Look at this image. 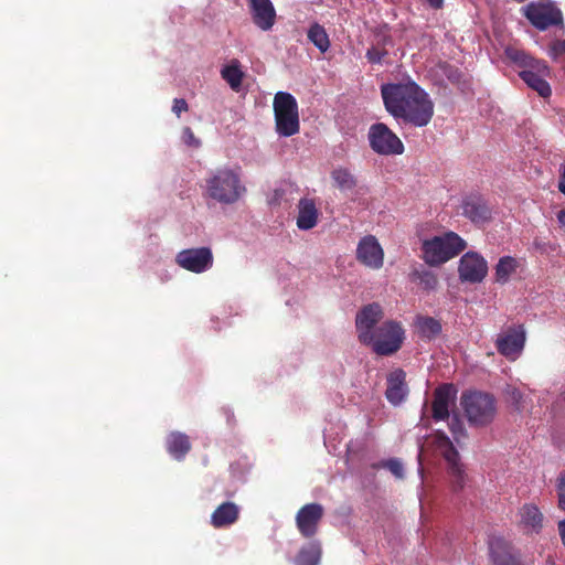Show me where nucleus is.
Listing matches in <instances>:
<instances>
[{"mask_svg": "<svg viewBox=\"0 0 565 565\" xmlns=\"http://www.w3.org/2000/svg\"><path fill=\"white\" fill-rule=\"evenodd\" d=\"M386 111L405 125L422 128L434 116V103L428 93L417 83H387L381 86Z\"/></svg>", "mask_w": 565, "mask_h": 565, "instance_id": "obj_1", "label": "nucleus"}, {"mask_svg": "<svg viewBox=\"0 0 565 565\" xmlns=\"http://www.w3.org/2000/svg\"><path fill=\"white\" fill-rule=\"evenodd\" d=\"M429 450L440 455L445 459L452 491H461L466 486L467 475L460 461L459 452L449 437L441 430H437L430 435L420 447L418 460L420 461L423 455Z\"/></svg>", "mask_w": 565, "mask_h": 565, "instance_id": "obj_2", "label": "nucleus"}, {"mask_svg": "<svg viewBox=\"0 0 565 565\" xmlns=\"http://www.w3.org/2000/svg\"><path fill=\"white\" fill-rule=\"evenodd\" d=\"M466 248V242L455 232H447L422 245L423 258L430 266H439L459 255Z\"/></svg>", "mask_w": 565, "mask_h": 565, "instance_id": "obj_3", "label": "nucleus"}, {"mask_svg": "<svg viewBox=\"0 0 565 565\" xmlns=\"http://www.w3.org/2000/svg\"><path fill=\"white\" fill-rule=\"evenodd\" d=\"M243 192L238 173L230 168L217 169L206 179V194L220 203H235Z\"/></svg>", "mask_w": 565, "mask_h": 565, "instance_id": "obj_4", "label": "nucleus"}, {"mask_svg": "<svg viewBox=\"0 0 565 565\" xmlns=\"http://www.w3.org/2000/svg\"><path fill=\"white\" fill-rule=\"evenodd\" d=\"M460 403L471 426L483 427L491 424L497 414L493 395L480 391L463 392Z\"/></svg>", "mask_w": 565, "mask_h": 565, "instance_id": "obj_5", "label": "nucleus"}, {"mask_svg": "<svg viewBox=\"0 0 565 565\" xmlns=\"http://www.w3.org/2000/svg\"><path fill=\"white\" fill-rule=\"evenodd\" d=\"M373 339L363 344L371 347L372 351L381 356L396 353L405 340V329L395 320H386L372 332Z\"/></svg>", "mask_w": 565, "mask_h": 565, "instance_id": "obj_6", "label": "nucleus"}, {"mask_svg": "<svg viewBox=\"0 0 565 565\" xmlns=\"http://www.w3.org/2000/svg\"><path fill=\"white\" fill-rule=\"evenodd\" d=\"M276 131L279 136L290 137L299 131V113L296 98L286 92H278L274 97Z\"/></svg>", "mask_w": 565, "mask_h": 565, "instance_id": "obj_7", "label": "nucleus"}, {"mask_svg": "<svg viewBox=\"0 0 565 565\" xmlns=\"http://www.w3.org/2000/svg\"><path fill=\"white\" fill-rule=\"evenodd\" d=\"M523 15L539 31L552 26H564L562 10L552 0L531 1L522 8Z\"/></svg>", "mask_w": 565, "mask_h": 565, "instance_id": "obj_8", "label": "nucleus"}, {"mask_svg": "<svg viewBox=\"0 0 565 565\" xmlns=\"http://www.w3.org/2000/svg\"><path fill=\"white\" fill-rule=\"evenodd\" d=\"M367 138L371 149L381 156H397L405 150L399 137L383 122L373 124Z\"/></svg>", "mask_w": 565, "mask_h": 565, "instance_id": "obj_9", "label": "nucleus"}, {"mask_svg": "<svg viewBox=\"0 0 565 565\" xmlns=\"http://www.w3.org/2000/svg\"><path fill=\"white\" fill-rule=\"evenodd\" d=\"M460 211L463 217L478 227L484 226L492 220V207L478 193H470L463 196L460 203Z\"/></svg>", "mask_w": 565, "mask_h": 565, "instance_id": "obj_10", "label": "nucleus"}, {"mask_svg": "<svg viewBox=\"0 0 565 565\" xmlns=\"http://www.w3.org/2000/svg\"><path fill=\"white\" fill-rule=\"evenodd\" d=\"M213 254L210 247L186 248L175 256V263L183 269L201 274L213 266Z\"/></svg>", "mask_w": 565, "mask_h": 565, "instance_id": "obj_11", "label": "nucleus"}, {"mask_svg": "<svg viewBox=\"0 0 565 565\" xmlns=\"http://www.w3.org/2000/svg\"><path fill=\"white\" fill-rule=\"evenodd\" d=\"M384 310L377 302H372L359 310L355 317V327L361 343L373 339L372 332L383 319Z\"/></svg>", "mask_w": 565, "mask_h": 565, "instance_id": "obj_12", "label": "nucleus"}, {"mask_svg": "<svg viewBox=\"0 0 565 565\" xmlns=\"http://www.w3.org/2000/svg\"><path fill=\"white\" fill-rule=\"evenodd\" d=\"M525 344V331L522 326L511 327L500 333L495 340L498 352L504 358L514 361Z\"/></svg>", "mask_w": 565, "mask_h": 565, "instance_id": "obj_13", "label": "nucleus"}, {"mask_svg": "<svg viewBox=\"0 0 565 565\" xmlns=\"http://www.w3.org/2000/svg\"><path fill=\"white\" fill-rule=\"evenodd\" d=\"M324 510L320 503H308L296 514V525L299 533L307 539L315 536L323 518Z\"/></svg>", "mask_w": 565, "mask_h": 565, "instance_id": "obj_14", "label": "nucleus"}, {"mask_svg": "<svg viewBox=\"0 0 565 565\" xmlns=\"http://www.w3.org/2000/svg\"><path fill=\"white\" fill-rule=\"evenodd\" d=\"M458 271L462 281L480 282L488 273V266L479 254L468 252L460 258Z\"/></svg>", "mask_w": 565, "mask_h": 565, "instance_id": "obj_15", "label": "nucleus"}, {"mask_svg": "<svg viewBox=\"0 0 565 565\" xmlns=\"http://www.w3.org/2000/svg\"><path fill=\"white\" fill-rule=\"evenodd\" d=\"M356 259L364 266L372 269H380L384 263V252L377 239L367 235L358 244Z\"/></svg>", "mask_w": 565, "mask_h": 565, "instance_id": "obj_16", "label": "nucleus"}, {"mask_svg": "<svg viewBox=\"0 0 565 565\" xmlns=\"http://www.w3.org/2000/svg\"><path fill=\"white\" fill-rule=\"evenodd\" d=\"M456 398V390L452 384H441L434 391L431 402V416L436 422L450 417L449 407Z\"/></svg>", "mask_w": 565, "mask_h": 565, "instance_id": "obj_17", "label": "nucleus"}, {"mask_svg": "<svg viewBox=\"0 0 565 565\" xmlns=\"http://www.w3.org/2000/svg\"><path fill=\"white\" fill-rule=\"evenodd\" d=\"M253 23L262 31H269L276 23V10L270 0H247Z\"/></svg>", "mask_w": 565, "mask_h": 565, "instance_id": "obj_18", "label": "nucleus"}, {"mask_svg": "<svg viewBox=\"0 0 565 565\" xmlns=\"http://www.w3.org/2000/svg\"><path fill=\"white\" fill-rule=\"evenodd\" d=\"M519 526L526 534H539L543 529L544 515L537 505L533 503L523 504L518 512Z\"/></svg>", "mask_w": 565, "mask_h": 565, "instance_id": "obj_19", "label": "nucleus"}, {"mask_svg": "<svg viewBox=\"0 0 565 565\" xmlns=\"http://www.w3.org/2000/svg\"><path fill=\"white\" fill-rule=\"evenodd\" d=\"M489 548L493 565H523L511 544L503 539H493Z\"/></svg>", "mask_w": 565, "mask_h": 565, "instance_id": "obj_20", "label": "nucleus"}, {"mask_svg": "<svg viewBox=\"0 0 565 565\" xmlns=\"http://www.w3.org/2000/svg\"><path fill=\"white\" fill-rule=\"evenodd\" d=\"M408 393L406 373L402 369L391 372L387 377L385 396L393 405L401 404Z\"/></svg>", "mask_w": 565, "mask_h": 565, "instance_id": "obj_21", "label": "nucleus"}, {"mask_svg": "<svg viewBox=\"0 0 565 565\" xmlns=\"http://www.w3.org/2000/svg\"><path fill=\"white\" fill-rule=\"evenodd\" d=\"M520 77L526 83L529 87L537 92L542 97H548L552 94L550 84L546 82V77L551 75V68L548 67L547 73H543L535 68L523 70L519 73Z\"/></svg>", "mask_w": 565, "mask_h": 565, "instance_id": "obj_22", "label": "nucleus"}, {"mask_svg": "<svg viewBox=\"0 0 565 565\" xmlns=\"http://www.w3.org/2000/svg\"><path fill=\"white\" fill-rule=\"evenodd\" d=\"M392 44V36L384 30H376L374 33V40L365 53V57L371 64H381L388 55L386 49L387 45Z\"/></svg>", "mask_w": 565, "mask_h": 565, "instance_id": "obj_23", "label": "nucleus"}, {"mask_svg": "<svg viewBox=\"0 0 565 565\" xmlns=\"http://www.w3.org/2000/svg\"><path fill=\"white\" fill-rule=\"evenodd\" d=\"M239 518V508L234 502L220 504L211 515V524L215 529H223L234 524Z\"/></svg>", "mask_w": 565, "mask_h": 565, "instance_id": "obj_24", "label": "nucleus"}, {"mask_svg": "<svg viewBox=\"0 0 565 565\" xmlns=\"http://www.w3.org/2000/svg\"><path fill=\"white\" fill-rule=\"evenodd\" d=\"M505 56L516 65L527 68H535L543 73L548 72V65L543 60H536L529 54H526L523 50H519L516 47L508 46L504 51Z\"/></svg>", "mask_w": 565, "mask_h": 565, "instance_id": "obj_25", "label": "nucleus"}, {"mask_svg": "<svg viewBox=\"0 0 565 565\" xmlns=\"http://www.w3.org/2000/svg\"><path fill=\"white\" fill-rule=\"evenodd\" d=\"M415 332L423 340L430 341L437 338L443 330L441 323L439 320L429 317L417 315L414 320Z\"/></svg>", "mask_w": 565, "mask_h": 565, "instance_id": "obj_26", "label": "nucleus"}, {"mask_svg": "<svg viewBox=\"0 0 565 565\" xmlns=\"http://www.w3.org/2000/svg\"><path fill=\"white\" fill-rule=\"evenodd\" d=\"M298 207L297 226L305 231L315 227L318 221V210L315 202L310 199H301Z\"/></svg>", "mask_w": 565, "mask_h": 565, "instance_id": "obj_27", "label": "nucleus"}, {"mask_svg": "<svg viewBox=\"0 0 565 565\" xmlns=\"http://www.w3.org/2000/svg\"><path fill=\"white\" fill-rule=\"evenodd\" d=\"M167 450L177 460H182L191 450V443L188 435L180 431H172L167 437Z\"/></svg>", "mask_w": 565, "mask_h": 565, "instance_id": "obj_28", "label": "nucleus"}, {"mask_svg": "<svg viewBox=\"0 0 565 565\" xmlns=\"http://www.w3.org/2000/svg\"><path fill=\"white\" fill-rule=\"evenodd\" d=\"M221 76L234 92H239L244 78V72L241 70V62L233 58L221 70Z\"/></svg>", "mask_w": 565, "mask_h": 565, "instance_id": "obj_29", "label": "nucleus"}, {"mask_svg": "<svg viewBox=\"0 0 565 565\" xmlns=\"http://www.w3.org/2000/svg\"><path fill=\"white\" fill-rule=\"evenodd\" d=\"M331 179L335 186L341 191H350L354 189L358 183L354 174L348 168L343 167L333 169L331 172Z\"/></svg>", "mask_w": 565, "mask_h": 565, "instance_id": "obj_30", "label": "nucleus"}, {"mask_svg": "<svg viewBox=\"0 0 565 565\" xmlns=\"http://www.w3.org/2000/svg\"><path fill=\"white\" fill-rule=\"evenodd\" d=\"M308 40L321 52L324 53L330 47V40L326 29L319 24L313 23L307 33Z\"/></svg>", "mask_w": 565, "mask_h": 565, "instance_id": "obj_31", "label": "nucleus"}, {"mask_svg": "<svg viewBox=\"0 0 565 565\" xmlns=\"http://www.w3.org/2000/svg\"><path fill=\"white\" fill-rule=\"evenodd\" d=\"M321 557L320 546L317 544H310L307 547H302L296 556V565H318Z\"/></svg>", "mask_w": 565, "mask_h": 565, "instance_id": "obj_32", "label": "nucleus"}, {"mask_svg": "<svg viewBox=\"0 0 565 565\" xmlns=\"http://www.w3.org/2000/svg\"><path fill=\"white\" fill-rule=\"evenodd\" d=\"M515 269L516 262L513 257L504 256L500 258L495 266V280L500 284H505Z\"/></svg>", "mask_w": 565, "mask_h": 565, "instance_id": "obj_33", "label": "nucleus"}, {"mask_svg": "<svg viewBox=\"0 0 565 565\" xmlns=\"http://www.w3.org/2000/svg\"><path fill=\"white\" fill-rule=\"evenodd\" d=\"M448 419L449 424V430L452 434L454 439L456 443H460L461 439L467 437V430L465 428L463 422L460 418L458 414H452Z\"/></svg>", "mask_w": 565, "mask_h": 565, "instance_id": "obj_34", "label": "nucleus"}, {"mask_svg": "<svg viewBox=\"0 0 565 565\" xmlns=\"http://www.w3.org/2000/svg\"><path fill=\"white\" fill-rule=\"evenodd\" d=\"M509 402L515 407L516 411L521 412L524 409V398L520 390L515 387H509L508 391Z\"/></svg>", "mask_w": 565, "mask_h": 565, "instance_id": "obj_35", "label": "nucleus"}, {"mask_svg": "<svg viewBox=\"0 0 565 565\" xmlns=\"http://www.w3.org/2000/svg\"><path fill=\"white\" fill-rule=\"evenodd\" d=\"M382 467L388 469L398 479L404 478V467L398 459H388L382 462Z\"/></svg>", "mask_w": 565, "mask_h": 565, "instance_id": "obj_36", "label": "nucleus"}, {"mask_svg": "<svg viewBox=\"0 0 565 565\" xmlns=\"http://www.w3.org/2000/svg\"><path fill=\"white\" fill-rule=\"evenodd\" d=\"M417 275H418L420 285H423L425 289L430 290V289L436 288L438 280H437V277L433 273L423 271V273H418Z\"/></svg>", "mask_w": 565, "mask_h": 565, "instance_id": "obj_37", "label": "nucleus"}, {"mask_svg": "<svg viewBox=\"0 0 565 565\" xmlns=\"http://www.w3.org/2000/svg\"><path fill=\"white\" fill-rule=\"evenodd\" d=\"M548 55L557 61L559 56L565 55V40H555L550 44Z\"/></svg>", "mask_w": 565, "mask_h": 565, "instance_id": "obj_38", "label": "nucleus"}, {"mask_svg": "<svg viewBox=\"0 0 565 565\" xmlns=\"http://www.w3.org/2000/svg\"><path fill=\"white\" fill-rule=\"evenodd\" d=\"M183 142L191 148H200L201 140L195 137L193 130L190 127H184L182 130Z\"/></svg>", "mask_w": 565, "mask_h": 565, "instance_id": "obj_39", "label": "nucleus"}, {"mask_svg": "<svg viewBox=\"0 0 565 565\" xmlns=\"http://www.w3.org/2000/svg\"><path fill=\"white\" fill-rule=\"evenodd\" d=\"M189 108L188 103L183 98H175L173 100L172 111L180 117L181 113L186 111Z\"/></svg>", "mask_w": 565, "mask_h": 565, "instance_id": "obj_40", "label": "nucleus"}, {"mask_svg": "<svg viewBox=\"0 0 565 565\" xmlns=\"http://www.w3.org/2000/svg\"><path fill=\"white\" fill-rule=\"evenodd\" d=\"M557 494H565V470L559 473L556 480Z\"/></svg>", "mask_w": 565, "mask_h": 565, "instance_id": "obj_41", "label": "nucleus"}, {"mask_svg": "<svg viewBox=\"0 0 565 565\" xmlns=\"http://www.w3.org/2000/svg\"><path fill=\"white\" fill-rule=\"evenodd\" d=\"M557 531H558V535H559L561 542H562V544H563V546L565 548V519L558 521V523H557Z\"/></svg>", "mask_w": 565, "mask_h": 565, "instance_id": "obj_42", "label": "nucleus"}, {"mask_svg": "<svg viewBox=\"0 0 565 565\" xmlns=\"http://www.w3.org/2000/svg\"><path fill=\"white\" fill-rule=\"evenodd\" d=\"M558 190L565 195V166L563 167V172L559 178Z\"/></svg>", "mask_w": 565, "mask_h": 565, "instance_id": "obj_43", "label": "nucleus"}, {"mask_svg": "<svg viewBox=\"0 0 565 565\" xmlns=\"http://www.w3.org/2000/svg\"><path fill=\"white\" fill-rule=\"evenodd\" d=\"M427 2L433 9H441L444 6V0H427Z\"/></svg>", "mask_w": 565, "mask_h": 565, "instance_id": "obj_44", "label": "nucleus"}, {"mask_svg": "<svg viewBox=\"0 0 565 565\" xmlns=\"http://www.w3.org/2000/svg\"><path fill=\"white\" fill-rule=\"evenodd\" d=\"M460 77V74L457 70L455 71H451L449 74H448V78L451 81V82H457Z\"/></svg>", "mask_w": 565, "mask_h": 565, "instance_id": "obj_45", "label": "nucleus"}, {"mask_svg": "<svg viewBox=\"0 0 565 565\" xmlns=\"http://www.w3.org/2000/svg\"><path fill=\"white\" fill-rule=\"evenodd\" d=\"M557 220H558L559 224L565 227V209L561 210L557 213Z\"/></svg>", "mask_w": 565, "mask_h": 565, "instance_id": "obj_46", "label": "nucleus"}, {"mask_svg": "<svg viewBox=\"0 0 565 565\" xmlns=\"http://www.w3.org/2000/svg\"><path fill=\"white\" fill-rule=\"evenodd\" d=\"M558 497V508L565 512V494H557Z\"/></svg>", "mask_w": 565, "mask_h": 565, "instance_id": "obj_47", "label": "nucleus"}, {"mask_svg": "<svg viewBox=\"0 0 565 565\" xmlns=\"http://www.w3.org/2000/svg\"><path fill=\"white\" fill-rule=\"evenodd\" d=\"M547 563H548L550 565H554V561H553V558H552L551 556L547 558Z\"/></svg>", "mask_w": 565, "mask_h": 565, "instance_id": "obj_48", "label": "nucleus"}]
</instances>
